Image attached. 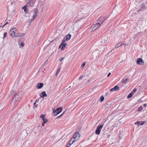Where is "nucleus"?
Masks as SVG:
<instances>
[{"label":"nucleus","mask_w":147,"mask_h":147,"mask_svg":"<svg viewBox=\"0 0 147 147\" xmlns=\"http://www.w3.org/2000/svg\"><path fill=\"white\" fill-rule=\"evenodd\" d=\"M121 123V122H120V123Z\"/></svg>","instance_id":"nucleus-53"},{"label":"nucleus","mask_w":147,"mask_h":147,"mask_svg":"<svg viewBox=\"0 0 147 147\" xmlns=\"http://www.w3.org/2000/svg\"><path fill=\"white\" fill-rule=\"evenodd\" d=\"M83 78V76L82 75H81L80 76V77L78 79V80H82Z\"/></svg>","instance_id":"nucleus-31"},{"label":"nucleus","mask_w":147,"mask_h":147,"mask_svg":"<svg viewBox=\"0 0 147 147\" xmlns=\"http://www.w3.org/2000/svg\"><path fill=\"white\" fill-rule=\"evenodd\" d=\"M8 24V22H6V23H5V24L3 26H4L5 25H6V24Z\"/></svg>","instance_id":"nucleus-47"},{"label":"nucleus","mask_w":147,"mask_h":147,"mask_svg":"<svg viewBox=\"0 0 147 147\" xmlns=\"http://www.w3.org/2000/svg\"><path fill=\"white\" fill-rule=\"evenodd\" d=\"M137 90V89L136 88H134L131 92V93L133 95L134 93Z\"/></svg>","instance_id":"nucleus-25"},{"label":"nucleus","mask_w":147,"mask_h":147,"mask_svg":"<svg viewBox=\"0 0 147 147\" xmlns=\"http://www.w3.org/2000/svg\"><path fill=\"white\" fill-rule=\"evenodd\" d=\"M64 42H63V40L62 41V42L61 43V44L60 46H62V47L61 48V50H63L66 46L67 45V44L66 43H64ZM60 47V46L59 47Z\"/></svg>","instance_id":"nucleus-12"},{"label":"nucleus","mask_w":147,"mask_h":147,"mask_svg":"<svg viewBox=\"0 0 147 147\" xmlns=\"http://www.w3.org/2000/svg\"><path fill=\"white\" fill-rule=\"evenodd\" d=\"M140 123V121H137V122H136V123H135V124H137V125H139Z\"/></svg>","instance_id":"nucleus-38"},{"label":"nucleus","mask_w":147,"mask_h":147,"mask_svg":"<svg viewBox=\"0 0 147 147\" xmlns=\"http://www.w3.org/2000/svg\"><path fill=\"white\" fill-rule=\"evenodd\" d=\"M62 107H60L57 109L55 111L54 110L53 112L54 116H56L62 111Z\"/></svg>","instance_id":"nucleus-2"},{"label":"nucleus","mask_w":147,"mask_h":147,"mask_svg":"<svg viewBox=\"0 0 147 147\" xmlns=\"http://www.w3.org/2000/svg\"><path fill=\"white\" fill-rule=\"evenodd\" d=\"M144 5H143V4H142V5H141V7H142V8H144Z\"/></svg>","instance_id":"nucleus-40"},{"label":"nucleus","mask_w":147,"mask_h":147,"mask_svg":"<svg viewBox=\"0 0 147 147\" xmlns=\"http://www.w3.org/2000/svg\"><path fill=\"white\" fill-rule=\"evenodd\" d=\"M24 35V34L22 33H18L16 34V36L22 37Z\"/></svg>","instance_id":"nucleus-18"},{"label":"nucleus","mask_w":147,"mask_h":147,"mask_svg":"<svg viewBox=\"0 0 147 147\" xmlns=\"http://www.w3.org/2000/svg\"><path fill=\"white\" fill-rule=\"evenodd\" d=\"M100 47H103V46H101Z\"/></svg>","instance_id":"nucleus-49"},{"label":"nucleus","mask_w":147,"mask_h":147,"mask_svg":"<svg viewBox=\"0 0 147 147\" xmlns=\"http://www.w3.org/2000/svg\"><path fill=\"white\" fill-rule=\"evenodd\" d=\"M86 62H84L82 64L81 66V68H83L84 66H85V65H86Z\"/></svg>","instance_id":"nucleus-22"},{"label":"nucleus","mask_w":147,"mask_h":147,"mask_svg":"<svg viewBox=\"0 0 147 147\" xmlns=\"http://www.w3.org/2000/svg\"><path fill=\"white\" fill-rule=\"evenodd\" d=\"M10 30H11V31H13L14 32H15L16 31V28H13L12 29H11Z\"/></svg>","instance_id":"nucleus-28"},{"label":"nucleus","mask_w":147,"mask_h":147,"mask_svg":"<svg viewBox=\"0 0 147 147\" xmlns=\"http://www.w3.org/2000/svg\"><path fill=\"white\" fill-rule=\"evenodd\" d=\"M36 101H37V100H36Z\"/></svg>","instance_id":"nucleus-55"},{"label":"nucleus","mask_w":147,"mask_h":147,"mask_svg":"<svg viewBox=\"0 0 147 147\" xmlns=\"http://www.w3.org/2000/svg\"><path fill=\"white\" fill-rule=\"evenodd\" d=\"M104 124H101L100 125H98L96 128V131L95 133L96 134L99 135L100 131L101 130Z\"/></svg>","instance_id":"nucleus-4"},{"label":"nucleus","mask_w":147,"mask_h":147,"mask_svg":"<svg viewBox=\"0 0 147 147\" xmlns=\"http://www.w3.org/2000/svg\"><path fill=\"white\" fill-rule=\"evenodd\" d=\"M20 46L22 47L24 46V43L23 42H22L20 44Z\"/></svg>","instance_id":"nucleus-29"},{"label":"nucleus","mask_w":147,"mask_h":147,"mask_svg":"<svg viewBox=\"0 0 147 147\" xmlns=\"http://www.w3.org/2000/svg\"><path fill=\"white\" fill-rule=\"evenodd\" d=\"M80 134L78 132H76L74 134L71 139L73 140H75L76 142L80 137Z\"/></svg>","instance_id":"nucleus-3"},{"label":"nucleus","mask_w":147,"mask_h":147,"mask_svg":"<svg viewBox=\"0 0 147 147\" xmlns=\"http://www.w3.org/2000/svg\"><path fill=\"white\" fill-rule=\"evenodd\" d=\"M108 40V38L106 36H104L102 37V43L103 44L105 43Z\"/></svg>","instance_id":"nucleus-14"},{"label":"nucleus","mask_w":147,"mask_h":147,"mask_svg":"<svg viewBox=\"0 0 147 147\" xmlns=\"http://www.w3.org/2000/svg\"><path fill=\"white\" fill-rule=\"evenodd\" d=\"M14 92V91L13 90H12L10 92V95L12 94Z\"/></svg>","instance_id":"nucleus-32"},{"label":"nucleus","mask_w":147,"mask_h":147,"mask_svg":"<svg viewBox=\"0 0 147 147\" xmlns=\"http://www.w3.org/2000/svg\"><path fill=\"white\" fill-rule=\"evenodd\" d=\"M142 109H143V107L142 106H141L139 108L138 111H140Z\"/></svg>","instance_id":"nucleus-30"},{"label":"nucleus","mask_w":147,"mask_h":147,"mask_svg":"<svg viewBox=\"0 0 147 147\" xmlns=\"http://www.w3.org/2000/svg\"><path fill=\"white\" fill-rule=\"evenodd\" d=\"M64 59V57H61V58L59 60V61L61 62V61H63V59Z\"/></svg>","instance_id":"nucleus-35"},{"label":"nucleus","mask_w":147,"mask_h":147,"mask_svg":"<svg viewBox=\"0 0 147 147\" xmlns=\"http://www.w3.org/2000/svg\"><path fill=\"white\" fill-rule=\"evenodd\" d=\"M140 123H139V125H143L144 124L145 122L144 121H140Z\"/></svg>","instance_id":"nucleus-27"},{"label":"nucleus","mask_w":147,"mask_h":147,"mask_svg":"<svg viewBox=\"0 0 147 147\" xmlns=\"http://www.w3.org/2000/svg\"><path fill=\"white\" fill-rule=\"evenodd\" d=\"M48 61V59H47L46 60L44 64V65H45V64H46L47 63V62Z\"/></svg>","instance_id":"nucleus-37"},{"label":"nucleus","mask_w":147,"mask_h":147,"mask_svg":"<svg viewBox=\"0 0 147 147\" xmlns=\"http://www.w3.org/2000/svg\"><path fill=\"white\" fill-rule=\"evenodd\" d=\"M7 35V34L5 32L4 34V37H4H6Z\"/></svg>","instance_id":"nucleus-36"},{"label":"nucleus","mask_w":147,"mask_h":147,"mask_svg":"<svg viewBox=\"0 0 147 147\" xmlns=\"http://www.w3.org/2000/svg\"><path fill=\"white\" fill-rule=\"evenodd\" d=\"M22 9H24V10L26 13H28V9L26 8L25 6H23L22 7Z\"/></svg>","instance_id":"nucleus-21"},{"label":"nucleus","mask_w":147,"mask_h":147,"mask_svg":"<svg viewBox=\"0 0 147 147\" xmlns=\"http://www.w3.org/2000/svg\"><path fill=\"white\" fill-rule=\"evenodd\" d=\"M36 101H37V100H36Z\"/></svg>","instance_id":"nucleus-54"},{"label":"nucleus","mask_w":147,"mask_h":147,"mask_svg":"<svg viewBox=\"0 0 147 147\" xmlns=\"http://www.w3.org/2000/svg\"><path fill=\"white\" fill-rule=\"evenodd\" d=\"M119 43H118V44L115 46V48H118L119 47Z\"/></svg>","instance_id":"nucleus-33"},{"label":"nucleus","mask_w":147,"mask_h":147,"mask_svg":"<svg viewBox=\"0 0 147 147\" xmlns=\"http://www.w3.org/2000/svg\"><path fill=\"white\" fill-rule=\"evenodd\" d=\"M65 111H64L63 113V114L65 113Z\"/></svg>","instance_id":"nucleus-51"},{"label":"nucleus","mask_w":147,"mask_h":147,"mask_svg":"<svg viewBox=\"0 0 147 147\" xmlns=\"http://www.w3.org/2000/svg\"><path fill=\"white\" fill-rule=\"evenodd\" d=\"M9 34L12 37L16 36L15 32L13 31H11V30H10Z\"/></svg>","instance_id":"nucleus-17"},{"label":"nucleus","mask_w":147,"mask_h":147,"mask_svg":"<svg viewBox=\"0 0 147 147\" xmlns=\"http://www.w3.org/2000/svg\"><path fill=\"white\" fill-rule=\"evenodd\" d=\"M26 1L28 5L31 6H33L34 3V0H26Z\"/></svg>","instance_id":"nucleus-6"},{"label":"nucleus","mask_w":147,"mask_h":147,"mask_svg":"<svg viewBox=\"0 0 147 147\" xmlns=\"http://www.w3.org/2000/svg\"><path fill=\"white\" fill-rule=\"evenodd\" d=\"M111 74V73H109V74H108V75H107V77H109L110 76Z\"/></svg>","instance_id":"nucleus-39"},{"label":"nucleus","mask_w":147,"mask_h":147,"mask_svg":"<svg viewBox=\"0 0 147 147\" xmlns=\"http://www.w3.org/2000/svg\"><path fill=\"white\" fill-rule=\"evenodd\" d=\"M142 11V10H141V9H139V10H138V12H139V11Z\"/></svg>","instance_id":"nucleus-44"},{"label":"nucleus","mask_w":147,"mask_h":147,"mask_svg":"<svg viewBox=\"0 0 147 147\" xmlns=\"http://www.w3.org/2000/svg\"><path fill=\"white\" fill-rule=\"evenodd\" d=\"M144 63L143 60L141 58H138L137 60V64L141 65V63Z\"/></svg>","instance_id":"nucleus-15"},{"label":"nucleus","mask_w":147,"mask_h":147,"mask_svg":"<svg viewBox=\"0 0 147 147\" xmlns=\"http://www.w3.org/2000/svg\"><path fill=\"white\" fill-rule=\"evenodd\" d=\"M75 142H76L75 140H73L72 139H71L67 145V146H68L69 147L72 144Z\"/></svg>","instance_id":"nucleus-13"},{"label":"nucleus","mask_w":147,"mask_h":147,"mask_svg":"<svg viewBox=\"0 0 147 147\" xmlns=\"http://www.w3.org/2000/svg\"><path fill=\"white\" fill-rule=\"evenodd\" d=\"M38 10L37 9L35 8L34 9V14L33 16V19H35L36 18L38 14Z\"/></svg>","instance_id":"nucleus-9"},{"label":"nucleus","mask_w":147,"mask_h":147,"mask_svg":"<svg viewBox=\"0 0 147 147\" xmlns=\"http://www.w3.org/2000/svg\"><path fill=\"white\" fill-rule=\"evenodd\" d=\"M122 45V44H121V45H120V46H121Z\"/></svg>","instance_id":"nucleus-52"},{"label":"nucleus","mask_w":147,"mask_h":147,"mask_svg":"<svg viewBox=\"0 0 147 147\" xmlns=\"http://www.w3.org/2000/svg\"><path fill=\"white\" fill-rule=\"evenodd\" d=\"M34 19H33V18L32 19H31L30 20V22H32V21H33V20H34Z\"/></svg>","instance_id":"nucleus-41"},{"label":"nucleus","mask_w":147,"mask_h":147,"mask_svg":"<svg viewBox=\"0 0 147 147\" xmlns=\"http://www.w3.org/2000/svg\"><path fill=\"white\" fill-rule=\"evenodd\" d=\"M40 117L42 118V119L43 120V122H44V123H46L48 121L47 119L45 117V115H43V114H42L40 115Z\"/></svg>","instance_id":"nucleus-11"},{"label":"nucleus","mask_w":147,"mask_h":147,"mask_svg":"<svg viewBox=\"0 0 147 147\" xmlns=\"http://www.w3.org/2000/svg\"><path fill=\"white\" fill-rule=\"evenodd\" d=\"M65 147H69L68 146H66Z\"/></svg>","instance_id":"nucleus-50"},{"label":"nucleus","mask_w":147,"mask_h":147,"mask_svg":"<svg viewBox=\"0 0 147 147\" xmlns=\"http://www.w3.org/2000/svg\"><path fill=\"white\" fill-rule=\"evenodd\" d=\"M36 102H34V105H36Z\"/></svg>","instance_id":"nucleus-48"},{"label":"nucleus","mask_w":147,"mask_h":147,"mask_svg":"<svg viewBox=\"0 0 147 147\" xmlns=\"http://www.w3.org/2000/svg\"><path fill=\"white\" fill-rule=\"evenodd\" d=\"M146 104H144L143 106L144 107H146Z\"/></svg>","instance_id":"nucleus-43"},{"label":"nucleus","mask_w":147,"mask_h":147,"mask_svg":"<svg viewBox=\"0 0 147 147\" xmlns=\"http://www.w3.org/2000/svg\"><path fill=\"white\" fill-rule=\"evenodd\" d=\"M71 36V35L70 34H69L67 35L63 39V42H65L66 40H69L70 39Z\"/></svg>","instance_id":"nucleus-7"},{"label":"nucleus","mask_w":147,"mask_h":147,"mask_svg":"<svg viewBox=\"0 0 147 147\" xmlns=\"http://www.w3.org/2000/svg\"><path fill=\"white\" fill-rule=\"evenodd\" d=\"M61 69V68L60 67L57 69V72L56 73V76H57L58 74L59 73Z\"/></svg>","instance_id":"nucleus-23"},{"label":"nucleus","mask_w":147,"mask_h":147,"mask_svg":"<svg viewBox=\"0 0 147 147\" xmlns=\"http://www.w3.org/2000/svg\"><path fill=\"white\" fill-rule=\"evenodd\" d=\"M133 95V94L131 92L127 96V97L128 98H129L131 97Z\"/></svg>","instance_id":"nucleus-24"},{"label":"nucleus","mask_w":147,"mask_h":147,"mask_svg":"<svg viewBox=\"0 0 147 147\" xmlns=\"http://www.w3.org/2000/svg\"><path fill=\"white\" fill-rule=\"evenodd\" d=\"M108 95V93H106V96H107V95Z\"/></svg>","instance_id":"nucleus-46"},{"label":"nucleus","mask_w":147,"mask_h":147,"mask_svg":"<svg viewBox=\"0 0 147 147\" xmlns=\"http://www.w3.org/2000/svg\"><path fill=\"white\" fill-rule=\"evenodd\" d=\"M129 79L128 78H127L125 79H123L122 81V82L123 83L125 84L129 80Z\"/></svg>","instance_id":"nucleus-20"},{"label":"nucleus","mask_w":147,"mask_h":147,"mask_svg":"<svg viewBox=\"0 0 147 147\" xmlns=\"http://www.w3.org/2000/svg\"><path fill=\"white\" fill-rule=\"evenodd\" d=\"M23 92L20 91L18 93L16 94L13 98L12 102L15 106L18 105V102L23 95Z\"/></svg>","instance_id":"nucleus-1"},{"label":"nucleus","mask_w":147,"mask_h":147,"mask_svg":"<svg viewBox=\"0 0 147 147\" xmlns=\"http://www.w3.org/2000/svg\"><path fill=\"white\" fill-rule=\"evenodd\" d=\"M44 86V84L42 83H38L36 87L37 89H40L41 88Z\"/></svg>","instance_id":"nucleus-16"},{"label":"nucleus","mask_w":147,"mask_h":147,"mask_svg":"<svg viewBox=\"0 0 147 147\" xmlns=\"http://www.w3.org/2000/svg\"><path fill=\"white\" fill-rule=\"evenodd\" d=\"M45 123H44V122H43L42 123V126H44V125H45Z\"/></svg>","instance_id":"nucleus-42"},{"label":"nucleus","mask_w":147,"mask_h":147,"mask_svg":"<svg viewBox=\"0 0 147 147\" xmlns=\"http://www.w3.org/2000/svg\"><path fill=\"white\" fill-rule=\"evenodd\" d=\"M100 26L99 24L97 23L95 24L92 27V31H93L96 30L98 27Z\"/></svg>","instance_id":"nucleus-10"},{"label":"nucleus","mask_w":147,"mask_h":147,"mask_svg":"<svg viewBox=\"0 0 147 147\" xmlns=\"http://www.w3.org/2000/svg\"><path fill=\"white\" fill-rule=\"evenodd\" d=\"M40 96L41 97L43 98L45 96H47V95L45 92H43L40 94Z\"/></svg>","instance_id":"nucleus-19"},{"label":"nucleus","mask_w":147,"mask_h":147,"mask_svg":"<svg viewBox=\"0 0 147 147\" xmlns=\"http://www.w3.org/2000/svg\"><path fill=\"white\" fill-rule=\"evenodd\" d=\"M37 105H34V106H35V107H37Z\"/></svg>","instance_id":"nucleus-45"},{"label":"nucleus","mask_w":147,"mask_h":147,"mask_svg":"<svg viewBox=\"0 0 147 147\" xmlns=\"http://www.w3.org/2000/svg\"><path fill=\"white\" fill-rule=\"evenodd\" d=\"M63 115V113H62V114H61V115L59 116H58L57 117V118L58 119V118H60V117H61L62 116V115Z\"/></svg>","instance_id":"nucleus-34"},{"label":"nucleus","mask_w":147,"mask_h":147,"mask_svg":"<svg viewBox=\"0 0 147 147\" xmlns=\"http://www.w3.org/2000/svg\"><path fill=\"white\" fill-rule=\"evenodd\" d=\"M104 96H101L100 97V102H102L104 100Z\"/></svg>","instance_id":"nucleus-26"},{"label":"nucleus","mask_w":147,"mask_h":147,"mask_svg":"<svg viewBox=\"0 0 147 147\" xmlns=\"http://www.w3.org/2000/svg\"><path fill=\"white\" fill-rule=\"evenodd\" d=\"M119 87L118 85H116L114 88L111 89L110 91L111 92L117 91L119 90Z\"/></svg>","instance_id":"nucleus-8"},{"label":"nucleus","mask_w":147,"mask_h":147,"mask_svg":"<svg viewBox=\"0 0 147 147\" xmlns=\"http://www.w3.org/2000/svg\"><path fill=\"white\" fill-rule=\"evenodd\" d=\"M106 19V18L105 17H100L97 20L96 23L98 24H99L100 25L103 23Z\"/></svg>","instance_id":"nucleus-5"}]
</instances>
